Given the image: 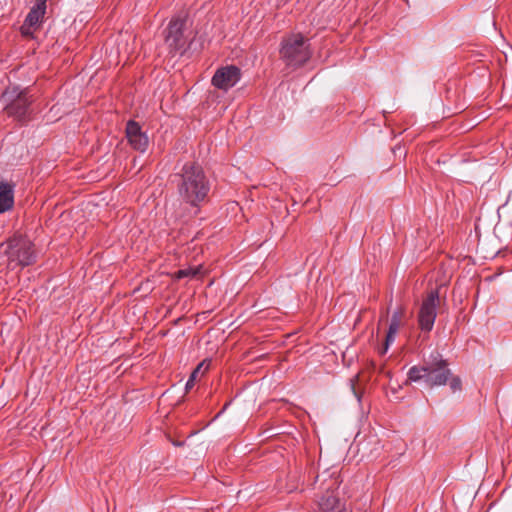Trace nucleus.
<instances>
[{"mask_svg":"<svg viewBox=\"0 0 512 512\" xmlns=\"http://www.w3.org/2000/svg\"><path fill=\"white\" fill-rule=\"evenodd\" d=\"M179 198L185 204L199 208L208 198L211 184L201 165L195 162L185 163L175 174Z\"/></svg>","mask_w":512,"mask_h":512,"instance_id":"f257e3e1","label":"nucleus"},{"mask_svg":"<svg viewBox=\"0 0 512 512\" xmlns=\"http://www.w3.org/2000/svg\"><path fill=\"white\" fill-rule=\"evenodd\" d=\"M452 372L448 361L438 351H433L423 359L422 365L412 366L407 372V381L419 382L423 380L427 386H443L448 383Z\"/></svg>","mask_w":512,"mask_h":512,"instance_id":"f03ea898","label":"nucleus"},{"mask_svg":"<svg viewBox=\"0 0 512 512\" xmlns=\"http://www.w3.org/2000/svg\"><path fill=\"white\" fill-rule=\"evenodd\" d=\"M33 101L34 99L29 94L28 89H21L19 86L7 87L0 96L3 111L8 117L20 123H25L31 119Z\"/></svg>","mask_w":512,"mask_h":512,"instance_id":"7ed1b4c3","label":"nucleus"},{"mask_svg":"<svg viewBox=\"0 0 512 512\" xmlns=\"http://www.w3.org/2000/svg\"><path fill=\"white\" fill-rule=\"evenodd\" d=\"M311 51L302 34H292L281 42L280 56L289 67H300L311 58Z\"/></svg>","mask_w":512,"mask_h":512,"instance_id":"20e7f679","label":"nucleus"},{"mask_svg":"<svg viewBox=\"0 0 512 512\" xmlns=\"http://www.w3.org/2000/svg\"><path fill=\"white\" fill-rule=\"evenodd\" d=\"M4 252L7 255L8 266L11 269L29 266L35 261L32 243L22 237L10 239Z\"/></svg>","mask_w":512,"mask_h":512,"instance_id":"39448f33","label":"nucleus"},{"mask_svg":"<svg viewBox=\"0 0 512 512\" xmlns=\"http://www.w3.org/2000/svg\"><path fill=\"white\" fill-rule=\"evenodd\" d=\"M185 25V18L180 16L172 18L168 24L165 43L169 52L174 55H182L188 47V37L184 33Z\"/></svg>","mask_w":512,"mask_h":512,"instance_id":"423d86ee","label":"nucleus"},{"mask_svg":"<svg viewBox=\"0 0 512 512\" xmlns=\"http://www.w3.org/2000/svg\"><path fill=\"white\" fill-rule=\"evenodd\" d=\"M439 302L438 289L431 290L426 298L423 299L418 313V324L422 331L430 332L433 329Z\"/></svg>","mask_w":512,"mask_h":512,"instance_id":"0eeeda50","label":"nucleus"},{"mask_svg":"<svg viewBox=\"0 0 512 512\" xmlns=\"http://www.w3.org/2000/svg\"><path fill=\"white\" fill-rule=\"evenodd\" d=\"M241 79V70L235 65L220 67L212 77V85L220 90L227 91L234 87Z\"/></svg>","mask_w":512,"mask_h":512,"instance_id":"6e6552de","label":"nucleus"},{"mask_svg":"<svg viewBox=\"0 0 512 512\" xmlns=\"http://www.w3.org/2000/svg\"><path fill=\"white\" fill-rule=\"evenodd\" d=\"M126 137L135 150L145 152L148 148V136L142 131L139 123L134 120H129L126 124Z\"/></svg>","mask_w":512,"mask_h":512,"instance_id":"1a4fd4ad","label":"nucleus"},{"mask_svg":"<svg viewBox=\"0 0 512 512\" xmlns=\"http://www.w3.org/2000/svg\"><path fill=\"white\" fill-rule=\"evenodd\" d=\"M46 12V0H36L33 7L30 9L28 15L25 18L24 24L21 28L23 34H27V26L33 27L38 25Z\"/></svg>","mask_w":512,"mask_h":512,"instance_id":"9d476101","label":"nucleus"},{"mask_svg":"<svg viewBox=\"0 0 512 512\" xmlns=\"http://www.w3.org/2000/svg\"><path fill=\"white\" fill-rule=\"evenodd\" d=\"M401 323L402 311H395L391 317V321L385 338V347L383 353H385L388 350L389 346L394 342L395 336L401 326Z\"/></svg>","mask_w":512,"mask_h":512,"instance_id":"9b49d317","label":"nucleus"},{"mask_svg":"<svg viewBox=\"0 0 512 512\" xmlns=\"http://www.w3.org/2000/svg\"><path fill=\"white\" fill-rule=\"evenodd\" d=\"M14 205V192L12 186L0 182V213L12 209Z\"/></svg>","mask_w":512,"mask_h":512,"instance_id":"f8f14e48","label":"nucleus"},{"mask_svg":"<svg viewBox=\"0 0 512 512\" xmlns=\"http://www.w3.org/2000/svg\"><path fill=\"white\" fill-rule=\"evenodd\" d=\"M341 503L333 494L323 496L319 502V507L323 512H334Z\"/></svg>","mask_w":512,"mask_h":512,"instance_id":"ddd939ff","label":"nucleus"},{"mask_svg":"<svg viewBox=\"0 0 512 512\" xmlns=\"http://www.w3.org/2000/svg\"><path fill=\"white\" fill-rule=\"evenodd\" d=\"M209 369V362H207L206 360L200 362L196 368L192 371V373L190 374V377L188 379V381L186 382V385H185V389L186 391L190 390L194 384H195V381L197 379V376L198 374L201 372L202 374L204 372H206L207 370Z\"/></svg>","mask_w":512,"mask_h":512,"instance_id":"4468645a","label":"nucleus"},{"mask_svg":"<svg viewBox=\"0 0 512 512\" xmlns=\"http://www.w3.org/2000/svg\"><path fill=\"white\" fill-rule=\"evenodd\" d=\"M201 266L197 267H188L184 269H180L175 272L174 277L176 279H183V278H194L196 277L200 272Z\"/></svg>","mask_w":512,"mask_h":512,"instance_id":"2eb2a0df","label":"nucleus"},{"mask_svg":"<svg viewBox=\"0 0 512 512\" xmlns=\"http://www.w3.org/2000/svg\"><path fill=\"white\" fill-rule=\"evenodd\" d=\"M452 392H457L462 389V381L460 377L451 375L448 383Z\"/></svg>","mask_w":512,"mask_h":512,"instance_id":"dca6fc26","label":"nucleus"},{"mask_svg":"<svg viewBox=\"0 0 512 512\" xmlns=\"http://www.w3.org/2000/svg\"><path fill=\"white\" fill-rule=\"evenodd\" d=\"M172 444H173L174 446H182V445H184V442L172 441Z\"/></svg>","mask_w":512,"mask_h":512,"instance_id":"f3484780","label":"nucleus"},{"mask_svg":"<svg viewBox=\"0 0 512 512\" xmlns=\"http://www.w3.org/2000/svg\"><path fill=\"white\" fill-rule=\"evenodd\" d=\"M352 389L354 390V393H355V395L357 396V400H359V401H360V396H359V395H357V393L355 392L354 385H352Z\"/></svg>","mask_w":512,"mask_h":512,"instance_id":"a211bd4d","label":"nucleus"},{"mask_svg":"<svg viewBox=\"0 0 512 512\" xmlns=\"http://www.w3.org/2000/svg\"><path fill=\"white\" fill-rule=\"evenodd\" d=\"M226 407H227V404L225 406H223V409L218 413L217 416H219L226 409Z\"/></svg>","mask_w":512,"mask_h":512,"instance_id":"6ab92c4d","label":"nucleus"}]
</instances>
